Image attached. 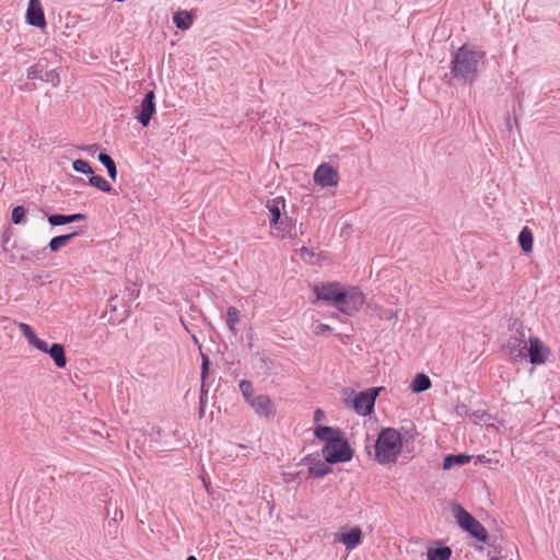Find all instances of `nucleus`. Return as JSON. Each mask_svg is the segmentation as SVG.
I'll return each instance as SVG.
<instances>
[{
    "label": "nucleus",
    "mask_w": 560,
    "mask_h": 560,
    "mask_svg": "<svg viewBox=\"0 0 560 560\" xmlns=\"http://www.w3.org/2000/svg\"><path fill=\"white\" fill-rule=\"evenodd\" d=\"M314 182L322 187L336 186L339 182V175L335 167L323 163L314 173Z\"/></svg>",
    "instance_id": "nucleus-9"
},
{
    "label": "nucleus",
    "mask_w": 560,
    "mask_h": 560,
    "mask_svg": "<svg viewBox=\"0 0 560 560\" xmlns=\"http://www.w3.org/2000/svg\"><path fill=\"white\" fill-rule=\"evenodd\" d=\"M316 439L325 442L322 454L328 464L345 463L352 458V451L343 438L341 430L332 427L317 425L314 430Z\"/></svg>",
    "instance_id": "nucleus-3"
},
{
    "label": "nucleus",
    "mask_w": 560,
    "mask_h": 560,
    "mask_svg": "<svg viewBox=\"0 0 560 560\" xmlns=\"http://www.w3.org/2000/svg\"><path fill=\"white\" fill-rule=\"evenodd\" d=\"M47 350H65V347L61 343L55 342L49 348L47 347Z\"/></svg>",
    "instance_id": "nucleus-39"
},
{
    "label": "nucleus",
    "mask_w": 560,
    "mask_h": 560,
    "mask_svg": "<svg viewBox=\"0 0 560 560\" xmlns=\"http://www.w3.org/2000/svg\"><path fill=\"white\" fill-rule=\"evenodd\" d=\"M79 235V232H72L70 234L58 235L50 240L48 246L51 252H58L61 247L66 246L74 236Z\"/></svg>",
    "instance_id": "nucleus-21"
},
{
    "label": "nucleus",
    "mask_w": 560,
    "mask_h": 560,
    "mask_svg": "<svg viewBox=\"0 0 560 560\" xmlns=\"http://www.w3.org/2000/svg\"><path fill=\"white\" fill-rule=\"evenodd\" d=\"M81 149L88 151L90 154H94L97 151L98 145L97 144H91V145L82 147Z\"/></svg>",
    "instance_id": "nucleus-38"
},
{
    "label": "nucleus",
    "mask_w": 560,
    "mask_h": 560,
    "mask_svg": "<svg viewBox=\"0 0 560 560\" xmlns=\"http://www.w3.org/2000/svg\"><path fill=\"white\" fill-rule=\"evenodd\" d=\"M336 542H341L347 550L355 549L362 542V530L360 527L354 526L346 533H339L335 536Z\"/></svg>",
    "instance_id": "nucleus-12"
},
{
    "label": "nucleus",
    "mask_w": 560,
    "mask_h": 560,
    "mask_svg": "<svg viewBox=\"0 0 560 560\" xmlns=\"http://www.w3.org/2000/svg\"><path fill=\"white\" fill-rule=\"evenodd\" d=\"M186 560H197L195 556H189Z\"/></svg>",
    "instance_id": "nucleus-42"
},
{
    "label": "nucleus",
    "mask_w": 560,
    "mask_h": 560,
    "mask_svg": "<svg viewBox=\"0 0 560 560\" xmlns=\"http://www.w3.org/2000/svg\"><path fill=\"white\" fill-rule=\"evenodd\" d=\"M155 94L153 91H149L142 100L140 107L137 109L136 118L143 126L147 127L150 124L152 116L155 114Z\"/></svg>",
    "instance_id": "nucleus-10"
},
{
    "label": "nucleus",
    "mask_w": 560,
    "mask_h": 560,
    "mask_svg": "<svg viewBox=\"0 0 560 560\" xmlns=\"http://www.w3.org/2000/svg\"><path fill=\"white\" fill-rule=\"evenodd\" d=\"M402 452V438L398 430L384 428L375 442V459L382 464L396 463Z\"/></svg>",
    "instance_id": "nucleus-4"
},
{
    "label": "nucleus",
    "mask_w": 560,
    "mask_h": 560,
    "mask_svg": "<svg viewBox=\"0 0 560 560\" xmlns=\"http://www.w3.org/2000/svg\"><path fill=\"white\" fill-rule=\"evenodd\" d=\"M370 312L372 316L377 317L378 319H385V320H397V311L394 310H387L383 306H380L377 304L369 305Z\"/></svg>",
    "instance_id": "nucleus-18"
},
{
    "label": "nucleus",
    "mask_w": 560,
    "mask_h": 560,
    "mask_svg": "<svg viewBox=\"0 0 560 560\" xmlns=\"http://www.w3.org/2000/svg\"><path fill=\"white\" fill-rule=\"evenodd\" d=\"M192 338L195 340V343L198 346V349L201 350V346L198 343V340L195 335H192Z\"/></svg>",
    "instance_id": "nucleus-41"
},
{
    "label": "nucleus",
    "mask_w": 560,
    "mask_h": 560,
    "mask_svg": "<svg viewBox=\"0 0 560 560\" xmlns=\"http://www.w3.org/2000/svg\"><path fill=\"white\" fill-rule=\"evenodd\" d=\"M26 20H27V23L33 26H37V27L45 26L46 21H45L42 3L39 0H30L28 8L26 11Z\"/></svg>",
    "instance_id": "nucleus-14"
},
{
    "label": "nucleus",
    "mask_w": 560,
    "mask_h": 560,
    "mask_svg": "<svg viewBox=\"0 0 560 560\" xmlns=\"http://www.w3.org/2000/svg\"><path fill=\"white\" fill-rule=\"evenodd\" d=\"M518 244L523 252L530 253L533 250V233L528 226H524L518 234Z\"/></svg>",
    "instance_id": "nucleus-19"
},
{
    "label": "nucleus",
    "mask_w": 560,
    "mask_h": 560,
    "mask_svg": "<svg viewBox=\"0 0 560 560\" xmlns=\"http://www.w3.org/2000/svg\"><path fill=\"white\" fill-rule=\"evenodd\" d=\"M47 220H48V223L52 226L71 223L70 214H50V215H48Z\"/></svg>",
    "instance_id": "nucleus-31"
},
{
    "label": "nucleus",
    "mask_w": 560,
    "mask_h": 560,
    "mask_svg": "<svg viewBox=\"0 0 560 560\" xmlns=\"http://www.w3.org/2000/svg\"><path fill=\"white\" fill-rule=\"evenodd\" d=\"M139 293H140V291L132 285V287H127L124 290L122 296L127 301H133L139 296Z\"/></svg>",
    "instance_id": "nucleus-34"
},
{
    "label": "nucleus",
    "mask_w": 560,
    "mask_h": 560,
    "mask_svg": "<svg viewBox=\"0 0 560 560\" xmlns=\"http://www.w3.org/2000/svg\"><path fill=\"white\" fill-rule=\"evenodd\" d=\"M240 390L245 399V401L248 404L250 399L255 397L253 394V386L252 383L248 381H241L240 383Z\"/></svg>",
    "instance_id": "nucleus-32"
},
{
    "label": "nucleus",
    "mask_w": 560,
    "mask_h": 560,
    "mask_svg": "<svg viewBox=\"0 0 560 560\" xmlns=\"http://www.w3.org/2000/svg\"><path fill=\"white\" fill-rule=\"evenodd\" d=\"M210 360L205 352H201V388H200V400L205 395H207L208 390L206 389V380L209 371Z\"/></svg>",
    "instance_id": "nucleus-27"
},
{
    "label": "nucleus",
    "mask_w": 560,
    "mask_h": 560,
    "mask_svg": "<svg viewBox=\"0 0 560 560\" xmlns=\"http://www.w3.org/2000/svg\"><path fill=\"white\" fill-rule=\"evenodd\" d=\"M98 161L106 167L108 176L115 180L117 177V167L114 160L104 152H101L97 156Z\"/></svg>",
    "instance_id": "nucleus-26"
},
{
    "label": "nucleus",
    "mask_w": 560,
    "mask_h": 560,
    "mask_svg": "<svg viewBox=\"0 0 560 560\" xmlns=\"http://www.w3.org/2000/svg\"><path fill=\"white\" fill-rule=\"evenodd\" d=\"M116 300V296L112 298L108 302V307L110 311L115 312L116 311V305L113 303L114 301Z\"/></svg>",
    "instance_id": "nucleus-40"
},
{
    "label": "nucleus",
    "mask_w": 560,
    "mask_h": 560,
    "mask_svg": "<svg viewBox=\"0 0 560 560\" xmlns=\"http://www.w3.org/2000/svg\"><path fill=\"white\" fill-rule=\"evenodd\" d=\"M240 311L234 306L228 307L224 322L231 332L234 334L236 331V325L240 323Z\"/></svg>",
    "instance_id": "nucleus-22"
},
{
    "label": "nucleus",
    "mask_w": 560,
    "mask_h": 560,
    "mask_svg": "<svg viewBox=\"0 0 560 560\" xmlns=\"http://www.w3.org/2000/svg\"><path fill=\"white\" fill-rule=\"evenodd\" d=\"M86 220V215L83 213H74L70 214V222L83 221Z\"/></svg>",
    "instance_id": "nucleus-36"
},
{
    "label": "nucleus",
    "mask_w": 560,
    "mask_h": 560,
    "mask_svg": "<svg viewBox=\"0 0 560 560\" xmlns=\"http://www.w3.org/2000/svg\"><path fill=\"white\" fill-rule=\"evenodd\" d=\"M173 23L177 28L186 31L194 23V14L188 11H178L173 15Z\"/></svg>",
    "instance_id": "nucleus-17"
},
{
    "label": "nucleus",
    "mask_w": 560,
    "mask_h": 560,
    "mask_svg": "<svg viewBox=\"0 0 560 560\" xmlns=\"http://www.w3.org/2000/svg\"><path fill=\"white\" fill-rule=\"evenodd\" d=\"M52 358L54 362L59 368H65L67 364L66 352H48Z\"/></svg>",
    "instance_id": "nucleus-33"
},
{
    "label": "nucleus",
    "mask_w": 560,
    "mask_h": 560,
    "mask_svg": "<svg viewBox=\"0 0 560 560\" xmlns=\"http://www.w3.org/2000/svg\"><path fill=\"white\" fill-rule=\"evenodd\" d=\"M514 334L508 341V350H546L542 341L532 335V330L518 319H514L510 326Z\"/></svg>",
    "instance_id": "nucleus-5"
},
{
    "label": "nucleus",
    "mask_w": 560,
    "mask_h": 560,
    "mask_svg": "<svg viewBox=\"0 0 560 560\" xmlns=\"http://www.w3.org/2000/svg\"><path fill=\"white\" fill-rule=\"evenodd\" d=\"M26 75H27V79H31V80L39 79L45 82H50L54 85H57L59 83V78H58V74L56 73V71L55 70L46 71L45 66L42 62H37V63L31 66L27 69Z\"/></svg>",
    "instance_id": "nucleus-11"
},
{
    "label": "nucleus",
    "mask_w": 560,
    "mask_h": 560,
    "mask_svg": "<svg viewBox=\"0 0 560 560\" xmlns=\"http://www.w3.org/2000/svg\"><path fill=\"white\" fill-rule=\"evenodd\" d=\"M547 353L548 352H517L514 361L518 363L529 362L533 365L542 364L547 360Z\"/></svg>",
    "instance_id": "nucleus-16"
},
{
    "label": "nucleus",
    "mask_w": 560,
    "mask_h": 560,
    "mask_svg": "<svg viewBox=\"0 0 560 560\" xmlns=\"http://www.w3.org/2000/svg\"><path fill=\"white\" fill-rule=\"evenodd\" d=\"M314 293L318 301L332 305L346 315H353L364 303L363 293L358 288L343 289L339 282L315 284Z\"/></svg>",
    "instance_id": "nucleus-1"
},
{
    "label": "nucleus",
    "mask_w": 560,
    "mask_h": 560,
    "mask_svg": "<svg viewBox=\"0 0 560 560\" xmlns=\"http://www.w3.org/2000/svg\"><path fill=\"white\" fill-rule=\"evenodd\" d=\"M486 52L463 45L452 54L451 75L458 83L472 84L478 78L480 67L483 65Z\"/></svg>",
    "instance_id": "nucleus-2"
},
{
    "label": "nucleus",
    "mask_w": 560,
    "mask_h": 560,
    "mask_svg": "<svg viewBox=\"0 0 560 560\" xmlns=\"http://www.w3.org/2000/svg\"><path fill=\"white\" fill-rule=\"evenodd\" d=\"M91 175L92 176L89 178V185L104 192H110L113 190L112 186L104 177L94 174Z\"/></svg>",
    "instance_id": "nucleus-28"
},
{
    "label": "nucleus",
    "mask_w": 560,
    "mask_h": 560,
    "mask_svg": "<svg viewBox=\"0 0 560 560\" xmlns=\"http://www.w3.org/2000/svg\"><path fill=\"white\" fill-rule=\"evenodd\" d=\"M72 168H73V171H75L78 173H82V174H86V175L93 174V171H92V167L90 166V164L86 161L81 160V159H78L72 162Z\"/></svg>",
    "instance_id": "nucleus-30"
},
{
    "label": "nucleus",
    "mask_w": 560,
    "mask_h": 560,
    "mask_svg": "<svg viewBox=\"0 0 560 560\" xmlns=\"http://www.w3.org/2000/svg\"><path fill=\"white\" fill-rule=\"evenodd\" d=\"M248 405L260 418L271 419L276 415V406L268 395H256Z\"/></svg>",
    "instance_id": "nucleus-8"
},
{
    "label": "nucleus",
    "mask_w": 560,
    "mask_h": 560,
    "mask_svg": "<svg viewBox=\"0 0 560 560\" xmlns=\"http://www.w3.org/2000/svg\"><path fill=\"white\" fill-rule=\"evenodd\" d=\"M455 518L459 527L468 532L474 538L479 541L486 542L488 539V533L485 526L478 522L470 513H468L460 505H456L454 509Z\"/></svg>",
    "instance_id": "nucleus-6"
},
{
    "label": "nucleus",
    "mask_w": 560,
    "mask_h": 560,
    "mask_svg": "<svg viewBox=\"0 0 560 560\" xmlns=\"http://www.w3.org/2000/svg\"><path fill=\"white\" fill-rule=\"evenodd\" d=\"M452 550L447 546L439 548H428V560H450Z\"/></svg>",
    "instance_id": "nucleus-23"
},
{
    "label": "nucleus",
    "mask_w": 560,
    "mask_h": 560,
    "mask_svg": "<svg viewBox=\"0 0 560 560\" xmlns=\"http://www.w3.org/2000/svg\"><path fill=\"white\" fill-rule=\"evenodd\" d=\"M329 472H330V468L326 460L325 462H322V460L314 462L308 467L310 476L315 477V478L324 477Z\"/></svg>",
    "instance_id": "nucleus-25"
},
{
    "label": "nucleus",
    "mask_w": 560,
    "mask_h": 560,
    "mask_svg": "<svg viewBox=\"0 0 560 560\" xmlns=\"http://www.w3.org/2000/svg\"><path fill=\"white\" fill-rule=\"evenodd\" d=\"M431 387V381L425 374H417L410 384L412 393H422Z\"/></svg>",
    "instance_id": "nucleus-20"
},
{
    "label": "nucleus",
    "mask_w": 560,
    "mask_h": 560,
    "mask_svg": "<svg viewBox=\"0 0 560 560\" xmlns=\"http://www.w3.org/2000/svg\"><path fill=\"white\" fill-rule=\"evenodd\" d=\"M380 389L381 388H371L365 392H361L354 397L352 407L357 413L368 416L373 411Z\"/></svg>",
    "instance_id": "nucleus-7"
},
{
    "label": "nucleus",
    "mask_w": 560,
    "mask_h": 560,
    "mask_svg": "<svg viewBox=\"0 0 560 560\" xmlns=\"http://www.w3.org/2000/svg\"><path fill=\"white\" fill-rule=\"evenodd\" d=\"M11 220L14 224H25L26 223V209L23 206H16L12 210Z\"/></svg>",
    "instance_id": "nucleus-29"
},
{
    "label": "nucleus",
    "mask_w": 560,
    "mask_h": 560,
    "mask_svg": "<svg viewBox=\"0 0 560 560\" xmlns=\"http://www.w3.org/2000/svg\"><path fill=\"white\" fill-rule=\"evenodd\" d=\"M284 207L283 198H275L267 203L270 213V225L280 231L287 230V224L281 220V209Z\"/></svg>",
    "instance_id": "nucleus-13"
},
{
    "label": "nucleus",
    "mask_w": 560,
    "mask_h": 560,
    "mask_svg": "<svg viewBox=\"0 0 560 560\" xmlns=\"http://www.w3.org/2000/svg\"><path fill=\"white\" fill-rule=\"evenodd\" d=\"M470 456L465 454L447 455L443 460V469L448 470L455 465H464L469 463Z\"/></svg>",
    "instance_id": "nucleus-24"
},
{
    "label": "nucleus",
    "mask_w": 560,
    "mask_h": 560,
    "mask_svg": "<svg viewBox=\"0 0 560 560\" xmlns=\"http://www.w3.org/2000/svg\"><path fill=\"white\" fill-rule=\"evenodd\" d=\"M19 328L22 335L27 339L30 347L36 348L37 350H47V343L35 335L30 325L21 323L19 324Z\"/></svg>",
    "instance_id": "nucleus-15"
},
{
    "label": "nucleus",
    "mask_w": 560,
    "mask_h": 560,
    "mask_svg": "<svg viewBox=\"0 0 560 560\" xmlns=\"http://www.w3.org/2000/svg\"><path fill=\"white\" fill-rule=\"evenodd\" d=\"M325 418V413L322 409H316L314 413V420L315 422H319Z\"/></svg>",
    "instance_id": "nucleus-37"
},
{
    "label": "nucleus",
    "mask_w": 560,
    "mask_h": 560,
    "mask_svg": "<svg viewBox=\"0 0 560 560\" xmlns=\"http://www.w3.org/2000/svg\"><path fill=\"white\" fill-rule=\"evenodd\" d=\"M330 330V327L328 325H325V324H317L314 328V332L316 335H324L326 334L327 331Z\"/></svg>",
    "instance_id": "nucleus-35"
}]
</instances>
